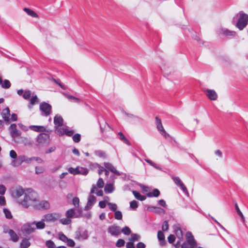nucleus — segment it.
I'll return each mask as SVG.
<instances>
[{"label":"nucleus","mask_w":248,"mask_h":248,"mask_svg":"<svg viewBox=\"0 0 248 248\" xmlns=\"http://www.w3.org/2000/svg\"><path fill=\"white\" fill-rule=\"evenodd\" d=\"M186 241L188 242L189 246L197 245L196 241H195L194 236L191 232H187L186 234Z\"/></svg>","instance_id":"dca6fc26"},{"label":"nucleus","mask_w":248,"mask_h":248,"mask_svg":"<svg viewBox=\"0 0 248 248\" xmlns=\"http://www.w3.org/2000/svg\"><path fill=\"white\" fill-rule=\"evenodd\" d=\"M23 11H25L29 16L32 17L38 18L39 16L34 11L28 8H24Z\"/></svg>","instance_id":"5701e85b"},{"label":"nucleus","mask_w":248,"mask_h":248,"mask_svg":"<svg viewBox=\"0 0 248 248\" xmlns=\"http://www.w3.org/2000/svg\"><path fill=\"white\" fill-rule=\"evenodd\" d=\"M222 32L223 34L227 36H234L236 34V32L234 31H231L228 29L222 30Z\"/></svg>","instance_id":"473e14b6"},{"label":"nucleus","mask_w":248,"mask_h":248,"mask_svg":"<svg viewBox=\"0 0 248 248\" xmlns=\"http://www.w3.org/2000/svg\"><path fill=\"white\" fill-rule=\"evenodd\" d=\"M140 239V235L137 233H132L131 235V237L129 238V240L130 241H132L134 242L136 241H139Z\"/></svg>","instance_id":"ea45409f"},{"label":"nucleus","mask_w":248,"mask_h":248,"mask_svg":"<svg viewBox=\"0 0 248 248\" xmlns=\"http://www.w3.org/2000/svg\"><path fill=\"white\" fill-rule=\"evenodd\" d=\"M33 207L38 210H47L50 208V204L46 201H42L32 204Z\"/></svg>","instance_id":"39448f33"},{"label":"nucleus","mask_w":248,"mask_h":248,"mask_svg":"<svg viewBox=\"0 0 248 248\" xmlns=\"http://www.w3.org/2000/svg\"><path fill=\"white\" fill-rule=\"evenodd\" d=\"M153 209L154 210V212L156 214H160L161 213L165 212L164 210L160 207H157L154 206H151L148 207V210L150 211H153Z\"/></svg>","instance_id":"cd10ccee"},{"label":"nucleus","mask_w":248,"mask_h":248,"mask_svg":"<svg viewBox=\"0 0 248 248\" xmlns=\"http://www.w3.org/2000/svg\"><path fill=\"white\" fill-rule=\"evenodd\" d=\"M174 232L177 238L182 240L183 239V233L181 228L179 226H175L174 228Z\"/></svg>","instance_id":"412c9836"},{"label":"nucleus","mask_w":248,"mask_h":248,"mask_svg":"<svg viewBox=\"0 0 248 248\" xmlns=\"http://www.w3.org/2000/svg\"><path fill=\"white\" fill-rule=\"evenodd\" d=\"M180 188L182 189V190L183 191V192L187 196L189 197V193L187 190V188L186 186L183 184L181 186H180Z\"/></svg>","instance_id":"69168bd1"},{"label":"nucleus","mask_w":248,"mask_h":248,"mask_svg":"<svg viewBox=\"0 0 248 248\" xmlns=\"http://www.w3.org/2000/svg\"><path fill=\"white\" fill-rule=\"evenodd\" d=\"M169 229V224L167 220L164 221L162 226V230L163 231H167Z\"/></svg>","instance_id":"052dcab7"},{"label":"nucleus","mask_w":248,"mask_h":248,"mask_svg":"<svg viewBox=\"0 0 248 248\" xmlns=\"http://www.w3.org/2000/svg\"><path fill=\"white\" fill-rule=\"evenodd\" d=\"M114 217L116 219L121 220L122 219L123 215L122 213L120 211H116L114 213Z\"/></svg>","instance_id":"09e8293b"},{"label":"nucleus","mask_w":248,"mask_h":248,"mask_svg":"<svg viewBox=\"0 0 248 248\" xmlns=\"http://www.w3.org/2000/svg\"><path fill=\"white\" fill-rule=\"evenodd\" d=\"M68 171L70 173L72 174L73 175L78 174H79V168L78 167H77V168L74 169L72 167H70L68 168Z\"/></svg>","instance_id":"4c0bfd02"},{"label":"nucleus","mask_w":248,"mask_h":248,"mask_svg":"<svg viewBox=\"0 0 248 248\" xmlns=\"http://www.w3.org/2000/svg\"><path fill=\"white\" fill-rule=\"evenodd\" d=\"M75 216L76 215L75 213V209L74 208H71L68 210L65 213V216L66 217L69 218L75 217Z\"/></svg>","instance_id":"2f4dec72"},{"label":"nucleus","mask_w":248,"mask_h":248,"mask_svg":"<svg viewBox=\"0 0 248 248\" xmlns=\"http://www.w3.org/2000/svg\"><path fill=\"white\" fill-rule=\"evenodd\" d=\"M96 202V198L93 195H90L88 197L86 205L84 207L85 210L90 209Z\"/></svg>","instance_id":"9b49d317"},{"label":"nucleus","mask_w":248,"mask_h":248,"mask_svg":"<svg viewBox=\"0 0 248 248\" xmlns=\"http://www.w3.org/2000/svg\"><path fill=\"white\" fill-rule=\"evenodd\" d=\"M155 124L157 130L160 132L161 135H163L165 138H167L170 136L165 130L161 122V120L157 116L155 117Z\"/></svg>","instance_id":"20e7f679"},{"label":"nucleus","mask_w":248,"mask_h":248,"mask_svg":"<svg viewBox=\"0 0 248 248\" xmlns=\"http://www.w3.org/2000/svg\"><path fill=\"white\" fill-rule=\"evenodd\" d=\"M96 186L98 188H102L104 186V183L102 178H99L97 182Z\"/></svg>","instance_id":"4d7b16f0"},{"label":"nucleus","mask_w":248,"mask_h":248,"mask_svg":"<svg viewBox=\"0 0 248 248\" xmlns=\"http://www.w3.org/2000/svg\"><path fill=\"white\" fill-rule=\"evenodd\" d=\"M52 80L56 84H57L59 86L61 87V88H62L63 90H65L66 89L65 87L62 85L59 79H56L55 78H52Z\"/></svg>","instance_id":"338daca9"},{"label":"nucleus","mask_w":248,"mask_h":248,"mask_svg":"<svg viewBox=\"0 0 248 248\" xmlns=\"http://www.w3.org/2000/svg\"><path fill=\"white\" fill-rule=\"evenodd\" d=\"M105 168L108 170H110L111 172L116 174L117 176L121 175V173L119 171L117 170L110 163H104V164Z\"/></svg>","instance_id":"2eb2a0df"},{"label":"nucleus","mask_w":248,"mask_h":248,"mask_svg":"<svg viewBox=\"0 0 248 248\" xmlns=\"http://www.w3.org/2000/svg\"><path fill=\"white\" fill-rule=\"evenodd\" d=\"M6 190V187L3 185H0V195H3Z\"/></svg>","instance_id":"774afa93"},{"label":"nucleus","mask_w":248,"mask_h":248,"mask_svg":"<svg viewBox=\"0 0 248 248\" xmlns=\"http://www.w3.org/2000/svg\"><path fill=\"white\" fill-rule=\"evenodd\" d=\"M8 233L10 236V239L14 242H16L18 240V236L16 233L11 229H10L8 231Z\"/></svg>","instance_id":"393cba45"},{"label":"nucleus","mask_w":248,"mask_h":248,"mask_svg":"<svg viewBox=\"0 0 248 248\" xmlns=\"http://www.w3.org/2000/svg\"><path fill=\"white\" fill-rule=\"evenodd\" d=\"M46 246L48 248H55V245L54 243L53 242V241H52L51 240H47L46 242Z\"/></svg>","instance_id":"5fc2aeb1"},{"label":"nucleus","mask_w":248,"mask_h":248,"mask_svg":"<svg viewBox=\"0 0 248 248\" xmlns=\"http://www.w3.org/2000/svg\"><path fill=\"white\" fill-rule=\"evenodd\" d=\"M31 96V92L30 90H26L23 94V97L25 99H29Z\"/></svg>","instance_id":"6e6d98bb"},{"label":"nucleus","mask_w":248,"mask_h":248,"mask_svg":"<svg viewBox=\"0 0 248 248\" xmlns=\"http://www.w3.org/2000/svg\"><path fill=\"white\" fill-rule=\"evenodd\" d=\"M24 193V189L22 187H17L16 188L13 193V194L16 198H19L21 197Z\"/></svg>","instance_id":"4be33fe9"},{"label":"nucleus","mask_w":248,"mask_h":248,"mask_svg":"<svg viewBox=\"0 0 248 248\" xmlns=\"http://www.w3.org/2000/svg\"><path fill=\"white\" fill-rule=\"evenodd\" d=\"M3 211L6 218L11 219L13 217L12 214L9 209L7 208H4L3 209Z\"/></svg>","instance_id":"a19ab883"},{"label":"nucleus","mask_w":248,"mask_h":248,"mask_svg":"<svg viewBox=\"0 0 248 248\" xmlns=\"http://www.w3.org/2000/svg\"><path fill=\"white\" fill-rule=\"evenodd\" d=\"M11 83L8 80L4 79L2 83L1 87L2 88L8 89L11 87Z\"/></svg>","instance_id":"c03bdc74"},{"label":"nucleus","mask_w":248,"mask_h":248,"mask_svg":"<svg viewBox=\"0 0 248 248\" xmlns=\"http://www.w3.org/2000/svg\"><path fill=\"white\" fill-rule=\"evenodd\" d=\"M89 172L88 170L86 168L81 167L79 168V174L86 175Z\"/></svg>","instance_id":"13d9d810"},{"label":"nucleus","mask_w":248,"mask_h":248,"mask_svg":"<svg viewBox=\"0 0 248 248\" xmlns=\"http://www.w3.org/2000/svg\"><path fill=\"white\" fill-rule=\"evenodd\" d=\"M29 128L35 132L44 133V132H49L51 131V130H47L46 127L44 126L40 125H31L29 126Z\"/></svg>","instance_id":"ddd939ff"},{"label":"nucleus","mask_w":248,"mask_h":248,"mask_svg":"<svg viewBox=\"0 0 248 248\" xmlns=\"http://www.w3.org/2000/svg\"><path fill=\"white\" fill-rule=\"evenodd\" d=\"M72 139L73 141L76 143H78L80 141L81 139V135L77 133L75 134L73 137Z\"/></svg>","instance_id":"49530a36"},{"label":"nucleus","mask_w":248,"mask_h":248,"mask_svg":"<svg viewBox=\"0 0 248 248\" xmlns=\"http://www.w3.org/2000/svg\"><path fill=\"white\" fill-rule=\"evenodd\" d=\"M37 198V194L31 189L28 190V193H25L24 199L21 201L20 204L25 208L32 205V202H35Z\"/></svg>","instance_id":"f257e3e1"},{"label":"nucleus","mask_w":248,"mask_h":248,"mask_svg":"<svg viewBox=\"0 0 248 248\" xmlns=\"http://www.w3.org/2000/svg\"><path fill=\"white\" fill-rule=\"evenodd\" d=\"M59 235V239L61 241L66 242V240L68 239V237L64 234L62 232H60L58 234Z\"/></svg>","instance_id":"8fccbe9b"},{"label":"nucleus","mask_w":248,"mask_h":248,"mask_svg":"<svg viewBox=\"0 0 248 248\" xmlns=\"http://www.w3.org/2000/svg\"><path fill=\"white\" fill-rule=\"evenodd\" d=\"M23 155H19L14 160L11 162V165L14 167H17L20 165L23 162Z\"/></svg>","instance_id":"6ab92c4d"},{"label":"nucleus","mask_w":248,"mask_h":248,"mask_svg":"<svg viewBox=\"0 0 248 248\" xmlns=\"http://www.w3.org/2000/svg\"><path fill=\"white\" fill-rule=\"evenodd\" d=\"M157 238L161 246H164L166 245V242L165 240V235L162 231H159L157 232Z\"/></svg>","instance_id":"aec40b11"},{"label":"nucleus","mask_w":248,"mask_h":248,"mask_svg":"<svg viewBox=\"0 0 248 248\" xmlns=\"http://www.w3.org/2000/svg\"><path fill=\"white\" fill-rule=\"evenodd\" d=\"M171 178L173 180L174 183L179 187L181 186L184 184L179 177L172 176Z\"/></svg>","instance_id":"c9c22d12"},{"label":"nucleus","mask_w":248,"mask_h":248,"mask_svg":"<svg viewBox=\"0 0 248 248\" xmlns=\"http://www.w3.org/2000/svg\"><path fill=\"white\" fill-rule=\"evenodd\" d=\"M108 232L111 235L116 237L118 236L121 233L120 227L115 224L109 226Z\"/></svg>","instance_id":"0eeeda50"},{"label":"nucleus","mask_w":248,"mask_h":248,"mask_svg":"<svg viewBox=\"0 0 248 248\" xmlns=\"http://www.w3.org/2000/svg\"><path fill=\"white\" fill-rule=\"evenodd\" d=\"M60 217V215L59 214L56 213H49L44 215L42 220L46 222H55Z\"/></svg>","instance_id":"7ed1b4c3"},{"label":"nucleus","mask_w":248,"mask_h":248,"mask_svg":"<svg viewBox=\"0 0 248 248\" xmlns=\"http://www.w3.org/2000/svg\"><path fill=\"white\" fill-rule=\"evenodd\" d=\"M30 245L31 243L26 238H24L20 244V248H28Z\"/></svg>","instance_id":"7c9ffc66"},{"label":"nucleus","mask_w":248,"mask_h":248,"mask_svg":"<svg viewBox=\"0 0 248 248\" xmlns=\"http://www.w3.org/2000/svg\"><path fill=\"white\" fill-rule=\"evenodd\" d=\"M108 206L109 209L111 211H112L113 212L116 211V210H117V206L116 204L113 203H111V202H108Z\"/></svg>","instance_id":"864d4df0"},{"label":"nucleus","mask_w":248,"mask_h":248,"mask_svg":"<svg viewBox=\"0 0 248 248\" xmlns=\"http://www.w3.org/2000/svg\"><path fill=\"white\" fill-rule=\"evenodd\" d=\"M240 16L235 26L239 30L244 29L248 24V15L240 12Z\"/></svg>","instance_id":"f03ea898"},{"label":"nucleus","mask_w":248,"mask_h":248,"mask_svg":"<svg viewBox=\"0 0 248 248\" xmlns=\"http://www.w3.org/2000/svg\"><path fill=\"white\" fill-rule=\"evenodd\" d=\"M95 155L100 157L106 158V155L105 152L102 150H97L94 152Z\"/></svg>","instance_id":"79ce46f5"},{"label":"nucleus","mask_w":248,"mask_h":248,"mask_svg":"<svg viewBox=\"0 0 248 248\" xmlns=\"http://www.w3.org/2000/svg\"><path fill=\"white\" fill-rule=\"evenodd\" d=\"M66 242L67 243V245L69 247H73L75 245V243L74 240L70 238H68Z\"/></svg>","instance_id":"680f3d73"},{"label":"nucleus","mask_w":248,"mask_h":248,"mask_svg":"<svg viewBox=\"0 0 248 248\" xmlns=\"http://www.w3.org/2000/svg\"><path fill=\"white\" fill-rule=\"evenodd\" d=\"M133 195H134L135 197L138 200L143 201L145 200L146 198L145 196L141 195L140 193L138 191L133 190L132 192Z\"/></svg>","instance_id":"c756f323"},{"label":"nucleus","mask_w":248,"mask_h":248,"mask_svg":"<svg viewBox=\"0 0 248 248\" xmlns=\"http://www.w3.org/2000/svg\"><path fill=\"white\" fill-rule=\"evenodd\" d=\"M160 194V192L159 190L157 188H155L153 189L152 192H149L147 194V196L149 197H158Z\"/></svg>","instance_id":"c85d7f7f"},{"label":"nucleus","mask_w":248,"mask_h":248,"mask_svg":"<svg viewBox=\"0 0 248 248\" xmlns=\"http://www.w3.org/2000/svg\"><path fill=\"white\" fill-rule=\"evenodd\" d=\"M63 120L62 116L57 114L54 118L55 127H60L63 125Z\"/></svg>","instance_id":"a211bd4d"},{"label":"nucleus","mask_w":248,"mask_h":248,"mask_svg":"<svg viewBox=\"0 0 248 248\" xmlns=\"http://www.w3.org/2000/svg\"><path fill=\"white\" fill-rule=\"evenodd\" d=\"M62 94L70 101L75 102V103H79L80 100L77 97H76L73 95L68 94L66 93H63Z\"/></svg>","instance_id":"a878e982"},{"label":"nucleus","mask_w":248,"mask_h":248,"mask_svg":"<svg viewBox=\"0 0 248 248\" xmlns=\"http://www.w3.org/2000/svg\"><path fill=\"white\" fill-rule=\"evenodd\" d=\"M175 237L174 235H173V234H170L168 237V241L169 243L170 244L173 243L175 241Z\"/></svg>","instance_id":"0e129e2a"},{"label":"nucleus","mask_w":248,"mask_h":248,"mask_svg":"<svg viewBox=\"0 0 248 248\" xmlns=\"http://www.w3.org/2000/svg\"><path fill=\"white\" fill-rule=\"evenodd\" d=\"M138 203L136 201L133 200L130 202V207L131 209H132L133 210H135L136 209H137L138 208Z\"/></svg>","instance_id":"603ef678"},{"label":"nucleus","mask_w":248,"mask_h":248,"mask_svg":"<svg viewBox=\"0 0 248 248\" xmlns=\"http://www.w3.org/2000/svg\"><path fill=\"white\" fill-rule=\"evenodd\" d=\"M51 109V106L46 102H42L40 105V109L45 113L46 116L50 114Z\"/></svg>","instance_id":"6e6552de"},{"label":"nucleus","mask_w":248,"mask_h":248,"mask_svg":"<svg viewBox=\"0 0 248 248\" xmlns=\"http://www.w3.org/2000/svg\"><path fill=\"white\" fill-rule=\"evenodd\" d=\"M72 202L73 205L75 206V207H78L79 206V199L78 197H74L73 199Z\"/></svg>","instance_id":"bf43d9fd"},{"label":"nucleus","mask_w":248,"mask_h":248,"mask_svg":"<svg viewBox=\"0 0 248 248\" xmlns=\"http://www.w3.org/2000/svg\"><path fill=\"white\" fill-rule=\"evenodd\" d=\"M114 187L113 183L107 184L104 187V191L106 193H111L113 192Z\"/></svg>","instance_id":"b1692460"},{"label":"nucleus","mask_w":248,"mask_h":248,"mask_svg":"<svg viewBox=\"0 0 248 248\" xmlns=\"http://www.w3.org/2000/svg\"><path fill=\"white\" fill-rule=\"evenodd\" d=\"M49 140V134L45 133L39 134L36 140V141L40 144L48 143Z\"/></svg>","instance_id":"423d86ee"},{"label":"nucleus","mask_w":248,"mask_h":248,"mask_svg":"<svg viewBox=\"0 0 248 248\" xmlns=\"http://www.w3.org/2000/svg\"><path fill=\"white\" fill-rule=\"evenodd\" d=\"M9 130L11 136L13 138L19 136L21 134V132L17 129L16 125L15 124H12L10 125Z\"/></svg>","instance_id":"1a4fd4ad"},{"label":"nucleus","mask_w":248,"mask_h":248,"mask_svg":"<svg viewBox=\"0 0 248 248\" xmlns=\"http://www.w3.org/2000/svg\"><path fill=\"white\" fill-rule=\"evenodd\" d=\"M121 232L125 235H129L131 232L130 229L127 226H125L123 228Z\"/></svg>","instance_id":"a18cd8bd"},{"label":"nucleus","mask_w":248,"mask_h":248,"mask_svg":"<svg viewBox=\"0 0 248 248\" xmlns=\"http://www.w3.org/2000/svg\"><path fill=\"white\" fill-rule=\"evenodd\" d=\"M234 206H235V209L236 210V211L237 213V214L240 216V217H241V219L242 220V221L244 222V221H245V218H244V217L242 214V213L241 212V211H240V210L239 209V207H238V205L237 203L236 202H235V204H234Z\"/></svg>","instance_id":"e433bc0d"},{"label":"nucleus","mask_w":248,"mask_h":248,"mask_svg":"<svg viewBox=\"0 0 248 248\" xmlns=\"http://www.w3.org/2000/svg\"><path fill=\"white\" fill-rule=\"evenodd\" d=\"M118 138L127 145L129 146L131 145L129 141L125 138L124 135L121 132H119L118 133Z\"/></svg>","instance_id":"bb28decb"},{"label":"nucleus","mask_w":248,"mask_h":248,"mask_svg":"<svg viewBox=\"0 0 248 248\" xmlns=\"http://www.w3.org/2000/svg\"><path fill=\"white\" fill-rule=\"evenodd\" d=\"M186 241L188 242L189 246L197 245L196 241H195L194 236L191 232H187L186 234Z\"/></svg>","instance_id":"f3484780"},{"label":"nucleus","mask_w":248,"mask_h":248,"mask_svg":"<svg viewBox=\"0 0 248 248\" xmlns=\"http://www.w3.org/2000/svg\"><path fill=\"white\" fill-rule=\"evenodd\" d=\"M44 221H42L36 222L35 221L32 222V224H35L36 228L38 229H43L45 227V224L44 222Z\"/></svg>","instance_id":"72a5a7b5"},{"label":"nucleus","mask_w":248,"mask_h":248,"mask_svg":"<svg viewBox=\"0 0 248 248\" xmlns=\"http://www.w3.org/2000/svg\"><path fill=\"white\" fill-rule=\"evenodd\" d=\"M77 208V210L78 211V214L76 215L75 217H83L82 215V209L81 207H78Z\"/></svg>","instance_id":"e2e57ef3"},{"label":"nucleus","mask_w":248,"mask_h":248,"mask_svg":"<svg viewBox=\"0 0 248 248\" xmlns=\"http://www.w3.org/2000/svg\"><path fill=\"white\" fill-rule=\"evenodd\" d=\"M21 231L23 233L29 234L35 231V229L31 226V224L27 223L22 226Z\"/></svg>","instance_id":"f8f14e48"},{"label":"nucleus","mask_w":248,"mask_h":248,"mask_svg":"<svg viewBox=\"0 0 248 248\" xmlns=\"http://www.w3.org/2000/svg\"><path fill=\"white\" fill-rule=\"evenodd\" d=\"M204 93L208 98L211 100H216L217 98V94L214 90L206 89L204 90Z\"/></svg>","instance_id":"9d476101"},{"label":"nucleus","mask_w":248,"mask_h":248,"mask_svg":"<svg viewBox=\"0 0 248 248\" xmlns=\"http://www.w3.org/2000/svg\"><path fill=\"white\" fill-rule=\"evenodd\" d=\"M66 128L56 127H55V131L56 133L60 136H62L64 134H65Z\"/></svg>","instance_id":"f704fd0d"},{"label":"nucleus","mask_w":248,"mask_h":248,"mask_svg":"<svg viewBox=\"0 0 248 248\" xmlns=\"http://www.w3.org/2000/svg\"><path fill=\"white\" fill-rule=\"evenodd\" d=\"M10 109L8 107L3 109L1 112L2 118L6 124H9L10 123V119L9 118L10 115Z\"/></svg>","instance_id":"4468645a"},{"label":"nucleus","mask_w":248,"mask_h":248,"mask_svg":"<svg viewBox=\"0 0 248 248\" xmlns=\"http://www.w3.org/2000/svg\"><path fill=\"white\" fill-rule=\"evenodd\" d=\"M124 244L125 241L124 239H119L116 243V246L118 248H121L124 246Z\"/></svg>","instance_id":"de8ad7c7"},{"label":"nucleus","mask_w":248,"mask_h":248,"mask_svg":"<svg viewBox=\"0 0 248 248\" xmlns=\"http://www.w3.org/2000/svg\"><path fill=\"white\" fill-rule=\"evenodd\" d=\"M60 221L63 225H68L71 222V220L67 217L61 219Z\"/></svg>","instance_id":"3c124183"},{"label":"nucleus","mask_w":248,"mask_h":248,"mask_svg":"<svg viewBox=\"0 0 248 248\" xmlns=\"http://www.w3.org/2000/svg\"><path fill=\"white\" fill-rule=\"evenodd\" d=\"M21 139V142L25 145H31L33 143L32 140L27 138L22 137Z\"/></svg>","instance_id":"58836bf2"},{"label":"nucleus","mask_w":248,"mask_h":248,"mask_svg":"<svg viewBox=\"0 0 248 248\" xmlns=\"http://www.w3.org/2000/svg\"><path fill=\"white\" fill-rule=\"evenodd\" d=\"M145 161L149 164L152 166L154 167L155 169L158 170H161V168L158 166L155 163L153 162L152 160L148 159H145Z\"/></svg>","instance_id":"37998d69"}]
</instances>
